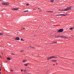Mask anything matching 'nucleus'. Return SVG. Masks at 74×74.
<instances>
[{
    "label": "nucleus",
    "mask_w": 74,
    "mask_h": 74,
    "mask_svg": "<svg viewBox=\"0 0 74 74\" xmlns=\"http://www.w3.org/2000/svg\"><path fill=\"white\" fill-rule=\"evenodd\" d=\"M71 6H70L69 7H68L66 8V9L65 10H62V9H59V10L60 11H69V10H71Z\"/></svg>",
    "instance_id": "nucleus-1"
},
{
    "label": "nucleus",
    "mask_w": 74,
    "mask_h": 74,
    "mask_svg": "<svg viewBox=\"0 0 74 74\" xmlns=\"http://www.w3.org/2000/svg\"><path fill=\"white\" fill-rule=\"evenodd\" d=\"M57 58L56 57H55L53 56H50L47 58V60H50V59H53V58Z\"/></svg>",
    "instance_id": "nucleus-2"
},
{
    "label": "nucleus",
    "mask_w": 74,
    "mask_h": 74,
    "mask_svg": "<svg viewBox=\"0 0 74 74\" xmlns=\"http://www.w3.org/2000/svg\"><path fill=\"white\" fill-rule=\"evenodd\" d=\"M68 15V14H66V15H65L64 14H55L54 16H66V15Z\"/></svg>",
    "instance_id": "nucleus-3"
},
{
    "label": "nucleus",
    "mask_w": 74,
    "mask_h": 74,
    "mask_svg": "<svg viewBox=\"0 0 74 74\" xmlns=\"http://www.w3.org/2000/svg\"><path fill=\"white\" fill-rule=\"evenodd\" d=\"M58 37H60L61 38H65V39L68 38V37H67L66 36H58Z\"/></svg>",
    "instance_id": "nucleus-4"
},
{
    "label": "nucleus",
    "mask_w": 74,
    "mask_h": 74,
    "mask_svg": "<svg viewBox=\"0 0 74 74\" xmlns=\"http://www.w3.org/2000/svg\"><path fill=\"white\" fill-rule=\"evenodd\" d=\"M63 29H60L58 30V32H59V33L60 32H63Z\"/></svg>",
    "instance_id": "nucleus-5"
},
{
    "label": "nucleus",
    "mask_w": 74,
    "mask_h": 74,
    "mask_svg": "<svg viewBox=\"0 0 74 74\" xmlns=\"http://www.w3.org/2000/svg\"><path fill=\"white\" fill-rule=\"evenodd\" d=\"M15 40H18L19 41V40H20V38L19 37H17L15 38Z\"/></svg>",
    "instance_id": "nucleus-6"
},
{
    "label": "nucleus",
    "mask_w": 74,
    "mask_h": 74,
    "mask_svg": "<svg viewBox=\"0 0 74 74\" xmlns=\"http://www.w3.org/2000/svg\"><path fill=\"white\" fill-rule=\"evenodd\" d=\"M12 10H14V11H15L16 10H19L18 8H13L12 9Z\"/></svg>",
    "instance_id": "nucleus-7"
},
{
    "label": "nucleus",
    "mask_w": 74,
    "mask_h": 74,
    "mask_svg": "<svg viewBox=\"0 0 74 74\" xmlns=\"http://www.w3.org/2000/svg\"><path fill=\"white\" fill-rule=\"evenodd\" d=\"M51 61L53 62H55L56 63L57 62V60H51Z\"/></svg>",
    "instance_id": "nucleus-8"
},
{
    "label": "nucleus",
    "mask_w": 74,
    "mask_h": 74,
    "mask_svg": "<svg viewBox=\"0 0 74 74\" xmlns=\"http://www.w3.org/2000/svg\"><path fill=\"white\" fill-rule=\"evenodd\" d=\"M28 64H29L28 63H26V64H24V65L25 66H26L27 67V66L28 65Z\"/></svg>",
    "instance_id": "nucleus-9"
},
{
    "label": "nucleus",
    "mask_w": 74,
    "mask_h": 74,
    "mask_svg": "<svg viewBox=\"0 0 74 74\" xmlns=\"http://www.w3.org/2000/svg\"><path fill=\"white\" fill-rule=\"evenodd\" d=\"M10 3L9 2L6 3V5H8Z\"/></svg>",
    "instance_id": "nucleus-10"
},
{
    "label": "nucleus",
    "mask_w": 74,
    "mask_h": 74,
    "mask_svg": "<svg viewBox=\"0 0 74 74\" xmlns=\"http://www.w3.org/2000/svg\"><path fill=\"white\" fill-rule=\"evenodd\" d=\"M7 59L8 60H11V58L9 57H7Z\"/></svg>",
    "instance_id": "nucleus-11"
},
{
    "label": "nucleus",
    "mask_w": 74,
    "mask_h": 74,
    "mask_svg": "<svg viewBox=\"0 0 74 74\" xmlns=\"http://www.w3.org/2000/svg\"><path fill=\"white\" fill-rule=\"evenodd\" d=\"M30 47H31V48H33V49H35L36 48H35V47H33L32 46H29Z\"/></svg>",
    "instance_id": "nucleus-12"
},
{
    "label": "nucleus",
    "mask_w": 74,
    "mask_h": 74,
    "mask_svg": "<svg viewBox=\"0 0 74 74\" xmlns=\"http://www.w3.org/2000/svg\"><path fill=\"white\" fill-rule=\"evenodd\" d=\"M27 62V60H23V63H25V62Z\"/></svg>",
    "instance_id": "nucleus-13"
},
{
    "label": "nucleus",
    "mask_w": 74,
    "mask_h": 74,
    "mask_svg": "<svg viewBox=\"0 0 74 74\" xmlns=\"http://www.w3.org/2000/svg\"><path fill=\"white\" fill-rule=\"evenodd\" d=\"M2 5H6V3H2Z\"/></svg>",
    "instance_id": "nucleus-14"
},
{
    "label": "nucleus",
    "mask_w": 74,
    "mask_h": 74,
    "mask_svg": "<svg viewBox=\"0 0 74 74\" xmlns=\"http://www.w3.org/2000/svg\"><path fill=\"white\" fill-rule=\"evenodd\" d=\"M24 12H29V11H28V10H25L24 11Z\"/></svg>",
    "instance_id": "nucleus-15"
},
{
    "label": "nucleus",
    "mask_w": 74,
    "mask_h": 74,
    "mask_svg": "<svg viewBox=\"0 0 74 74\" xmlns=\"http://www.w3.org/2000/svg\"><path fill=\"white\" fill-rule=\"evenodd\" d=\"M3 33H0V36H3Z\"/></svg>",
    "instance_id": "nucleus-16"
},
{
    "label": "nucleus",
    "mask_w": 74,
    "mask_h": 74,
    "mask_svg": "<svg viewBox=\"0 0 74 74\" xmlns=\"http://www.w3.org/2000/svg\"><path fill=\"white\" fill-rule=\"evenodd\" d=\"M47 12H53L52 11H47Z\"/></svg>",
    "instance_id": "nucleus-17"
},
{
    "label": "nucleus",
    "mask_w": 74,
    "mask_h": 74,
    "mask_svg": "<svg viewBox=\"0 0 74 74\" xmlns=\"http://www.w3.org/2000/svg\"><path fill=\"white\" fill-rule=\"evenodd\" d=\"M53 44H56L57 43V42H53Z\"/></svg>",
    "instance_id": "nucleus-18"
},
{
    "label": "nucleus",
    "mask_w": 74,
    "mask_h": 74,
    "mask_svg": "<svg viewBox=\"0 0 74 74\" xmlns=\"http://www.w3.org/2000/svg\"><path fill=\"white\" fill-rule=\"evenodd\" d=\"M24 51V50H21V51H20V52H22H22H23V51Z\"/></svg>",
    "instance_id": "nucleus-19"
},
{
    "label": "nucleus",
    "mask_w": 74,
    "mask_h": 74,
    "mask_svg": "<svg viewBox=\"0 0 74 74\" xmlns=\"http://www.w3.org/2000/svg\"><path fill=\"white\" fill-rule=\"evenodd\" d=\"M70 30H73V27H71L70 28Z\"/></svg>",
    "instance_id": "nucleus-20"
},
{
    "label": "nucleus",
    "mask_w": 74,
    "mask_h": 74,
    "mask_svg": "<svg viewBox=\"0 0 74 74\" xmlns=\"http://www.w3.org/2000/svg\"><path fill=\"white\" fill-rule=\"evenodd\" d=\"M24 71L25 72H26L27 71V70H24Z\"/></svg>",
    "instance_id": "nucleus-21"
},
{
    "label": "nucleus",
    "mask_w": 74,
    "mask_h": 74,
    "mask_svg": "<svg viewBox=\"0 0 74 74\" xmlns=\"http://www.w3.org/2000/svg\"><path fill=\"white\" fill-rule=\"evenodd\" d=\"M53 1H53V0H51V2H53Z\"/></svg>",
    "instance_id": "nucleus-22"
},
{
    "label": "nucleus",
    "mask_w": 74,
    "mask_h": 74,
    "mask_svg": "<svg viewBox=\"0 0 74 74\" xmlns=\"http://www.w3.org/2000/svg\"><path fill=\"white\" fill-rule=\"evenodd\" d=\"M21 41H25V40H23V39H21Z\"/></svg>",
    "instance_id": "nucleus-23"
},
{
    "label": "nucleus",
    "mask_w": 74,
    "mask_h": 74,
    "mask_svg": "<svg viewBox=\"0 0 74 74\" xmlns=\"http://www.w3.org/2000/svg\"><path fill=\"white\" fill-rule=\"evenodd\" d=\"M14 71V70L12 69L10 70V71H12H12Z\"/></svg>",
    "instance_id": "nucleus-24"
},
{
    "label": "nucleus",
    "mask_w": 74,
    "mask_h": 74,
    "mask_svg": "<svg viewBox=\"0 0 74 74\" xmlns=\"http://www.w3.org/2000/svg\"><path fill=\"white\" fill-rule=\"evenodd\" d=\"M29 5V4L27 3L26 4V5Z\"/></svg>",
    "instance_id": "nucleus-25"
},
{
    "label": "nucleus",
    "mask_w": 74,
    "mask_h": 74,
    "mask_svg": "<svg viewBox=\"0 0 74 74\" xmlns=\"http://www.w3.org/2000/svg\"><path fill=\"white\" fill-rule=\"evenodd\" d=\"M38 10H41V9L40 8H38Z\"/></svg>",
    "instance_id": "nucleus-26"
},
{
    "label": "nucleus",
    "mask_w": 74,
    "mask_h": 74,
    "mask_svg": "<svg viewBox=\"0 0 74 74\" xmlns=\"http://www.w3.org/2000/svg\"><path fill=\"white\" fill-rule=\"evenodd\" d=\"M26 29V28H22L23 30L24 29Z\"/></svg>",
    "instance_id": "nucleus-27"
},
{
    "label": "nucleus",
    "mask_w": 74,
    "mask_h": 74,
    "mask_svg": "<svg viewBox=\"0 0 74 74\" xmlns=\"http://www.w3.org/2000/svg\"><path fill=\"white\" fill-rule=\"evenodd\" d=\"M42 11V10H41L39 11V12H41Z\"/></svg>",
    "instance_id": "nucleus-28"
},
{
    "label": "nucleus",
    "mask_w": 74,
    "mask_h": 74,
    "mask_svg": "<svg viewBox=\"0 0 74 74\" xmlns=\"http://www.w3.org/2000/svg\"><path fill=\"white\" fill-rule=\"evenodd\" d=\"M0 57L1 58V59L2 58V57H1V56H0Z\"/></svg>",
    "instance_id": "nucleus-29"
},
{
    "label": "nucleus",
    "mask_w": 74,
    "mask_h": 74,
    "mask_svg": "<svg viewBox=\"0 0 74 74\" xmlns=\"http://www.w3.org/2000/svg\"><path fill=\"white\" fill-rule=\"evenodd\" d=\"M11 55H14V54H13V53H12V54H11Z\"/></svg>",
    "instance_id": "nucleus-30"
},
{
    "label": "nucleus",
    "mask_w": 74,
    "mask_h": 74,
    "mask_svg": "<svg viewBox=\"0 0 74 74\" xmlns=\"http://www.w3.org/2000/svg\"><path fill=\"white\" fill-rule=\"evenodd\" d=\"M60 25H56V26H60Z\"/></svg>",
    "instance_id": "nucleus-31"
},
{
    "label": "nucleus",
    "mask_w": 74,
    "mask_h": 74,
    "mask_svg": "<svg viewBox=\"0 0 74 74\" xmlns=\"http://www.w3.org/2000/svg\"><path fill=\"white\" fill-rule=\"evenodd\" d=\"M51 44H53V42L52 43H51Z\"/></svg>",
    "instance_id": "nucleus-32"
},
{
    "label": "nucleus",
    "mask_w": 74,
    "mask_h": 74,
    "mask_svg": "<svg viewBox=\"0 0 74 74\" xmlns=\"http://www.w3.org/2000/svg\"><path fill=\"white\" fill-rule=\"evenodd\" d=\"M1 69H0V71H1Z\"/></svg>",
    "instance_id": "nucleus-33"
},
{
    "label": "nucleus",
    "mask_w": 74,
    "mask_h": 74,
    "mask_svg": "<svg viewBox=\"0 0 74 74\" xmlns=\"http://www.w3.org/2000/svg\"><path fill=\"white\" fill-rule=\"evenodd\" d=\"M21 71H23V70H21Z\"/></svg>",
    "instance_id": "nucleus-34"
},
{
    "label": "nucleus",
    "mask_w": 74,
    "mask_h": 74,
    "mask_svg": "<svg viewBox=\"0 0 74 74\" xmlns=\"http://www.w3.org/2000/svg\"><path fill=\"white\" fill-rule=\"evenodd\" d=\"M23 30L22 29H21V30Z\"/></svg>",
    "instance_id": "nucleus-35"
},
{
    "label": "nucleus",
    "mask_w": 74,
    "mask_h": 74,
    "mask_svg": "<svg viewBox=\"0 0 74 74\" xmlns=\"http://www.w3.org/2000/svg\"><path fill=\"white\" fill-rule=\"evenodd\" d=\"M1 74V72H0V74Z\"/></svg>",
    "instance_id": "nucleus-36"
},
{
    "label": "nucleus",
    "mask_w": 74,
    "mask_h": 74,
    "mask_svg": "<svg viewBox=\"0 0 74 74\" xmlns=\"http://www.w3.org/2000/svg\"><path fill=\"white\" fill-rule=\"evenodd\" d=\"M53 66H55V64H53Z\"/></svg>",
    "instance_id": "nucleus-37"
},
{
    "label": "nucleus",
    "mask_w": 74,
    "mask_h": 74,
    "mask_svg": "<svg viewBox=\"0 0 74 74\" xmlns=\"http://www.w3.org/2000/svg\"><path fill=\"white\" fill-rule=\"evenodd\" d=\"M1 54H2V55H3V53H1Z\"/></svg>",
    "instance_id": "nucleus-38"
},
{
    "label": "nucleus",
    "mask_w": 74,
    "mask_h": 74,
    "mask_svg": "<svg viewBox=\"0 0 74 74\" xmlns=\"http://www.w3.org/2000/svg\"><path fill=\"white\" fill-rule=\"evenodd\" d=\"M56 64H58L56 63Z\"/></svg>",
    "instance_id": "nucleus-39"
},
{
    "label": "nucleus",
    "mask_w": 74,
    "mask_h": 74,
    "mask_svg": "<svg viewBox=\"0 0 74 74\" xmlns=\"http://www.w3.org/2000/svg\"><path fill=\"white\" fill-rule=\"evenodd\" d=\"M1 0H0V1H1Z\"/></svg>",
    "instance_id": "nucleus-40"
},
{
    "label": "nucleus",
    "mask_w": 74,
    "mask_h": 74,
    "mask_svg": "<svg viewBox=\"0 0 74 74\" xmlns=\"http://www.w3.org/2000/svg\"><path fill=\"white\" fill-rule=\"evenodd\" d=\"M71 36H73V35H71Z\"/></svg>",
    "instance_id": "nucleus-41"
},
{
    "label": "nucleus",
    "mask_w": 74,
    "mask_h": 74,
    "mask_svg": "<svg viewBox=\"0 0 74 74\" xmlns=\"http://www.w3.org/2000/svg\"><path fill=\"white\" fill-rule=\"evenodd\" d=\"M26 29H27V28Z\"/></svg>",
    "instance_id": "nucleus-42"
}]
</instances>
